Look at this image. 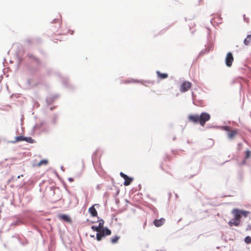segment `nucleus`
<instances>
[{
  "instance_id": "f257e3e1",
  "label": "nucleus",
  "mask_w": 251,
  "mask_h": 251,
  "mask_svg": "<svg viewBox=\"0 0 251 251\" xmlns=\"http://www.w3.org/2000/svg\"><path fill=\"white\" fill-rule=\"evenodd\" d=\"M210 119V115L206 112H202L200 115L190 114L188 116V120L189 122L194 124H200L202 126H204L206 122Z\"/></svg>"
},
{
  "instance_id": "f03ea898",
  "label": "nucleus",
  "mask_w": 251,
  "mask_h": 251,
  "mask_svg": "<svg viewBox=\"0 0 251 251\" xmlns=\"http://www.w3.org/2000/svg\"><path fill=\"white\" fill-rule=\"evenodd\" d=\"M111 234V231L107 227H104L101 229L100 233H97L96 235L97 240L99 241L101 240L102 238L105 236H108Z\"/></svg>"
},
{
  "instance_id": "7ed1b4c3",
  "label": "nucleus",
  "mask_w": 251,
  "mask_h": 251,
  "mask_svg": "<svg viewBox=\"0 0 251 251\" xmlns=\"http://www.w3.org/2000/svg\"><path fill=\"white\" fill-rule=\"evenodd\" d=\"M224 129L228 132L227 136L229 139H233L238 133L237 129L230 130V127L227 126H224Z\"/></svg>"
},
{
  "instance_id": "20e7f679",
  "label": "nucleus",
  "mask_w": 251,
  "mask_h": 251,
  "mask_svg": "<svg viewBox=\"0 0 251 251\" xmlns=\"http://www.w3.org/2000/svg\"><path fill=\"white\" fill-rule=\"evenodd\" d=\"M234 60L233 56L231 52H228L226 57V64L230 67L232 66V62Z\"/></svg>"
},
{
  "instance_id": "39448f33",
  "label": "nucleus",
  "mask_w": 251,
  "mask_h": 251,
  "mask_svg": "<svg viewBox=\"0 0 251 251\" xmlns=\"http://www.w3.org/2000/svg\"><path fill=\"white\" fill-rule=\"evenodd\" d=\"M192 84L188 81H184L180 86V90L181 92L188 91L191 87Z\"/></svg>"
},
{
  "instance_id": "423d86ee",
  "label": "nucleus",
  "mask_w": 251,
  "mask_h": 251,
  "mask_svg": "<svg viewBox=\"0 0 251 251\" xmlns=\"http://www.w3.org/2000/svg\"><path fill=\"white\" fill-rule=\"evenodd\" d=\"M120 176L125 179V182L124 183V185L125 186L129 185L133 180V179L132 178L129 177L126 175L125 174L122 172L120 173Z\"/></svg>"
},
{
  "instance_id": "0eeeda50",
  "label": "nucleus",
  "mask_w": 251,
  "mask_h": 251,
  "mask_svg": "<svg viewBox=\"0 0 251 251\" xmlns=\"http://www.w3.org/2000/svg\"><path fill=\"white\" fill-rule=\"evenodd\" d=\"M232 213L234 214V220L240 222L242 217L241 214L240 213V210L234 209L232 210Z\"/></svg>"
},
{
  "instance_id": "6e6552de",
  "label": "nucleus",
  "mask_w": 251,
  "mask_h": 251,
  "mask_svg": "<svg viewBox=\"0 0 251 251\" xmlns=\"http://www.w3.org/2000/svg\"><path fill=\"white\" fill-rule=\"evenodd\" d=\"M27 57L32 61L35 62L36 64L39 65L40 64V60L36 56L32 54H28L27 55Z\"/></svg>"
},
{
  "instance_id": "1a4fd4ad",
  "label": "nucleus",
  "mask_w": 251,
  "mask_h": 251,
  "mask_svg": "<svg viewBox=\"0 0 251 251\" xmlns=\"http://www.w3.org/2000/svg\"><path fill=\"white\" fill-rule=\"evenodd\" d=\"M165 220L164 218H161L160 219H156L153 221V224L156 227L161 226L165 222Z\"/></svg>"
},
{
  "instance_id": "9d476101",
  "label": "nucleus",
  "mask_w": 251,
  "mask_h": 251,
  "mask_svg": "<svg viewBox=\"0 0 251 251\" xmlns=\"http://www.w3.org/2000/svg\"><path fill=\"white\" fill-rule=\"evenodd\" d=\"M89 212L93 217H96L98 215L97 211L94 207V205L89 208Z\"/></svg>"
},
{
  "instance_id": "9b49d317",
  "label": "nucleus",
  "mask_w": 251,
  "mask_h": 251,
  "mask_svg": "<svg viewBox=\"0 0 251 251\" xmlns=\"http://www.w3.org/2000/svg\"><path fill=\"white\" fill-rule=\"evenodd\" d=\"M156 74L158 78L160 79H165L168 77V75L166 73H161L159 71L156 72Z\"/></svg>"
},
{
  "instance_id": "f8f14e48",
  "label": "nucleus",
  "mask_w": 251,
  "mask_h": 251,
  "mask_svg": "<svg viewBox=\"0 0 251 251\" xmlns=\"http://www.w3.org/2000/svg\"><path fill=\"white\" fill-rule=\"evenodd\" d=\"M228 224L230 227L232 226H238L240 224V222L235 220H234V221L231 220L228 222Z\"/></svg>"
},
{
  "instance_id": "ddd939ff",
  "label": "nucleus",
  "mask_w": 251,
  "mask_h": 251,
  "mask_svg": "<svg viewBox=\"0 0 251 251\" xmlns=\"http://www.w3.org/2000/svg\"><path fill=\"white\" fill-rule=\"evenodd\" d=\"M60 219H62L63 220H64L66 222H71V219L68 215H62L60 216Z\"/></svg>"
},
{
  "instance_id": "4468645a",
  "label": "nucleus",
  "mask_w": 251,
  "mask_h": 251,
  "mask_svg": "<svg viewBox=\"0 0 251 251\" xmlns=\"http://www.w3.org/2000/svg\"><path fill=\"white\" fill-rule=\"evenodd\" d=\"M48 164V160L47 159H43L41 160L37 165L38 167H40L42 165H47Z\"/></svg>"
},
{
  "instance_id": "2eb2a0df",
  "label": "nucleus",
  "mask_w": 251,
  "mask_h": 251,
  "mask_svg": "<svg viewBox=\"0 0 251 251\" xmlns=\"http://www.w3.org/2000/svg\"><path fill=\"white\" fill-rule=\"evenodd\" d=\"M120 239V237L118 236H115L111 238V242L112 244H116L118 242Z\"/></svg>"
},
{
  "instance_id": "dca6fc26",
  "label": "nucleus",
  "mask_w": 251,
  "mask_h": 251,
  "mask_svg": "<svg viewBox=\"0 0 251 251\" xmlns=\"http://www.w3.org/2000/svg\"><path fill=\"white\" fill-rule=\"evenodd\" d=\"M91 229L94 231L98 232V233H100V232L101 231V229L99 226H91Z\"/></svg>"
},
{
  "instance_id": "f3484780",
  "label": "nucleus",
  "mask_w": 251,
  "mask_h": 251,
  "mask_svg": "<svg viewBox=\"0 0 251 251\" xmlns=\"http://www.w3.org/2000/svg\"><path fill=\"white\" fill-rule=\"evenodd\" d=\"M25 137L23 136H17L15 138V141L14 142H17L19 141H24Z\"/></svg>"
},
{
  "instance_id": "a211bd4d",
  "label": "nucleus",
  "mask_w": 251,
  "mask_h": 251,
  "mask_svg": "<svg viewBox=\"0 0 251 251\" xmlns=\"http://www.w3.org/2000/svg\"><path fill=\"white\" fill-rule=\"evenodd\" d=\"M240 213L241 214V216H243L244 217H247L248 216V214L250 213L249 211L240 210Z\"/></svg>"
},
{
  "instance_id": "6ab92c4d",
  "label": "nucleus",
  "mask_w": 251,
  "mask_h": 251,
  "mask_svg": "<svg viewBox=\"0 0 251 251\" xmlns=\"http://www.w3.org/2000/svg\"><path fill=\"white\" fill-rule=\"evenodd\" d=\"M103 224H104V221L103 220H100L99 221V227L100 228H103Z\"/></svg>"
},
{
  "instance_id": "aec40b11",
  "label": "nucleus",
  "mask_w": 251,
  "mask_h": 251,
  "mask_svg": "<svg viewBox=\"0 0 251 251\" xmlns=\"http://www.w3.org/2000/svg\"><path fill=\"white\" fill-rule=\"evenodd\" d=\"M244 240L246 243L250 244L251 243V237L249 236H246Z\"/></svg>"
},
{
  "instance_id": "412c9836",
  "label": "nucleus",
  "mask_w": 251,
  "mask_h": 251,
  "mask_svg": "<svg viewBox=\"0 0 251 251\" xmlns=\"http://www.w3.org/2000/svg\"><path fill=\"white\" fill-rule=\"evenodd\" d=\"M24 141L30 143H33V140L32 139L31 137H25Z\"/></svg>"
},
{
  "instance_id": "4be33fe9",
  "label": "nucleus",
  "mask_w": 251,
  "mask_h": 251,
  "mask_svg": "<svg viewBox=\"0 0 251 251\" xmlns=\"http://www.w3.org/2000/svg\"><path fill=\"white\" fill-rule=\"evenodd\" d=\"M251 157V151L249 150H247L246 151V158H249Z\"/></svg>"
},
{
  "instance_id": "5701e85b",
  "label": "nucleus",
  "mask_w": 251,
  "mask_h": 251,
  "mask_svg": "<svg viewBox=\"0 0 251 251\" xmlns=\"http://www.w3.org/2000/svg\"><path fill=\"white\" fill-rule=\"evenodd\" d=\"M69 180L70 182H72L74 181V179L73 178H69Z\"/></svg>"
},
{
  "instance_id": "b1692460",
  "label": "nucleus",
  "mask_w": 251,
  "mask_h": 251,
  "mask_svg": "<svg viewBox=\"0 0 251 251\" xmlns=\"http://www.w3.org/2000/svg\"><path fill=\"white\" fill-rule=\"evenodd\" d=\"M70 33H71V34H73V31H71V32H70Z\"/></svg>"
},
{
  "instance_id": "393cba45",
  "label": "nucleus",
  "mask_w": 251,
  "mask_h": 251,
  "mask_svg": "<svg viewBox=\"0 0 251 251\" xmlns=\"http://www.w3.org/2000/svg\"><path fill=\"white\" fill-rule=\"evenodd\" d=\"M246 163V161H244V162H243V164H245Z\"/></svg>"
}]
</instances>
